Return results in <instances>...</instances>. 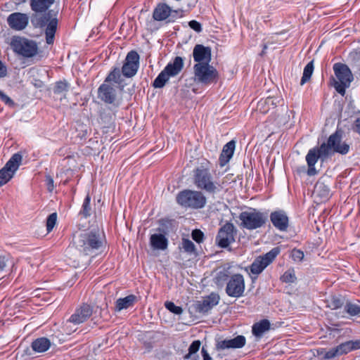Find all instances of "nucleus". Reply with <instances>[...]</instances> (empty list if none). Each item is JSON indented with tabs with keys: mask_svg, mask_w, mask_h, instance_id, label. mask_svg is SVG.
I'll return each mask as SVG.
<instances>
[{
	"mask_svg": "<svg viewBox=\"0 0 360 360\" xmlns=\"http://www.w3.org/2000/svg\"><path fill=\"white\" fill-rule=\"evenodd\" d=\"M55 0H30L31 10L34 12L31 16V22L36 28L45 29L46 42L52 44L57 30L58 11L49 9Z\"/></svg>",
	"mask_w": 360,
	"mask_h": 360,
	"instance_id": "f257e3e1",
	"label": "nucleus"
},
{
	"mask_svg": "<svg viewBox=\"0 0 360 360\" xmlns=\"http://www.w3.org/2000/svg\"><path fill=\"white\" fill-rule=\"evenodd\" d=\"M76 249L84 255H96L103 245L100 234L96 231L84 232L74 237Z\"/></svg>",
	"mask_w": 360,
	"mask_h": 360,
	"instance_id": "f03ea898",
	"label": "nucleus"
},
{
	"mask_svg": "<svg viewBox=\"0 0 360 360\" xmlns=\"http://www.w3.org/2000/svg\"><path fill=\"white\" fill-rule=\"evenodd\" d=\"M193 184L197 188L209 194H214L219 191V184L214 181L210 169L201 165L193 171Z\"/></svg>",
	"mask_w": 360,
	"mask_h": 360,
	"instance_id": "7ed1b4c3",
	"label": "nucleus"
},
{
	"mask_svg": "<svg viewBox=\"0 0 360 360\" xmlns=\"http://www.w3.org/2000/svg\"><path fill=\"white\" fill-rule=\"evenodd\" d=\"M10 46L15 53L25 58H33L38 53L37 43L24 37H12Z\"/></svg>",
	"mask_w": 360,
	"mask_h": 360,
	"instance_id": "20e7f679",
	"label": "nucleus"
},
{
	"mask_svg": "<svg viewBox=\"0 0 360 360\" xmlns=\"http://www.w3.org/2000/svg\"><path fill=\"white\" fill-rule=\"evenodd\" d=\"M335 79L333 78V86L340 95L345 94L346 89L350 86L353 80V75L349 67L344 63H336L333 65Z\"/></svg>",
	"mask_w": 360,
	"mask_h": 360,
	"instance_id": "39448f33",
	"label": "nucleus"
},
{
	"mask_svg": "<svg viewBox=\"0 0 360 360\" xmlns=\"http://www.w3.org/2000/svg\"><path fill=\"white\" fill-rule=\"evenodd\" d=\"M176 202L183 207L197 210L204 207L207 200L201 191L185 189L176 195Z\"/></svg>",
	"mask_w": 360,
	"mask_h": 360,
	"instance_id": "423d86ee",
	"label": "nucleus"
},
{
	"mask_svg": "<svg viewBox=\"0 0 360 360\" xmlns=\"http://www.w3.org/2000/svg\"><path fill=\"white\" fill-rule=\"evenodd\" d=\"M240 226L248 230H254L262 227L268 220V213L262 212L254 208L242 212L239 215Z\"/></svg>",
	"mask_w": 360,
	"mask_h": 360,
	"instance_id": "0eeeda50",
	"label": "nucleus"
},
{
	"mask_svg": "<svg viewBox=\"0 0 360 360\" xmlns=\"http://www.w3.org/2000/svg\"><path fill=\"white\" fill-rule=\"evenodd\" d=\"M183 67V58L180 56H176L173 61L169 63L155 78L153 83V86L154 88H162L168 82L169 77L177 75L181 71Z\"/></svg>",
	"mask_w": 360,
	"mask_h": 360,
	"instance_id": "6e6552de",
	"label": "nucleus"
},
{
	"mask_svg": "<svg viewBox=\"0 0 360 360\" xmlns=\"http://www.w3.org/2000/svg\"><path fill=\"white\" fill-rule=\"evenodd\" d=\"M195 79L198 83L209 85L217 83L219 73L215 68L210 63H195L193 66Z\"/></svg>",
	"mask_w": 360,
	"mask_h": 360,
	"instance_id": "1a4fd4ad",
	"label": "nucleus"
},
{
	"mask_svg": "<svg viewBox=\"0 0 360 360\" xmlns=\"http://www.w3.org/2000/svg\"><path fill=\"white\" fill-rule=\"evenodd\" d=\"M22 157L17 153L13 154L4 167L0 169V187L8 182L18 169Z\"/></svg>",
	"mask_w": 360,
	"mask_h": 360,
	"instance_id": "9d476101",
	"label": "nucleus"
},
{
	"mask_svg": "<svg viewBox=\"0 0 360 360\" xmlns=\"http://www.w3.org/2000/svg\"><path fill=\"white\" fill-rule=\"evenodd\" d=\"M280 253L279 248L271 249L262 256L257 257L250 266V270L252 274L258 275L275 259Z\"/></svg>",
	"mask_w": 360,
	"mask_h": 360,
	"instance_id": "9b49d317",
	"label": "nucleus"
},
{
	"mask_svg": "<svg viewBox=\"0 0 360 360\" xmlns=\"http://www.w3.org/2000/svg\"><path fill=\"white\" fill-rule=\"evenodd\" d=\"M245 289V279L242 274H235L230 276L226 283V293L231 297L243 295Z\"/></svg>",
	"mask_w": 360,
	"mask_h": 360,
	"instance_id": "f8f14e48",
	"label": "nucleus"
},
{
	"mask_svg": "<svg viewBox=\"0 0 360 360\" xmlns=\"http://www.w3.org/2000/svg\"><path fill=\"white\" fill-rule=\"evenodd\" d=\"M236 230L233 224L231 222H226L221 226L216 237V244L222 248H226L235 241V234Z\"/></svg>",
	"mask_w": 360,
	"mask_h": 360,
	"instance_id": "ddd939ff",
	"label": "nucleus"
},
{
	"mask_svg": "<svg viewBox=\"0 0 360 360\" xmlns=\"http://www.w3.org/2000/svg\"><path fill=\"white\" fill-rule=\"evenodd\" d=\"M341 139V134L338 131H335L329 136L327 143H325L328 156L334 153L345 155L349 152V146L345 142L342 143Z\"/></svg>",
	"mask_w": 360,
	"mask_h": 360,
	"instance_id": "4468645a",
	"label": "nucleus"
},
{
	"mask_svg": "<svg viewBox=\"0 0 360 360\" xmlns=\"http://www.w3.org/2000/svg\"><path fill=\"white\" fill-rule=\"evenodd\" d=\"M140 56L136 51H130L124 60L122 67V74L124 77L131 78L134 77L139 68Z\"/></svg>",
	"mask_w": 360,
	"mask_h": 360,
	"instance_id": "2eb2a0df",
	"label": "nucleus"
},
{
	"mask_svg": "<svg viewBox=\"0 0 360 360\" xmlns=\"http://www.w3.org/2000/svg\"><path fill=\"white\" fill-rule=\"evenodd\" d=\"M178 15V11L172 10L166 4H159L153 11V18L155 20L162 21L168 19L167 22H174Z\"/></svg>",
	"mask_w": 360,
	"mask_h": 360,
	"instance_id": "dca6fc26",
	"label": "nucleus"
},
{
	"mask_svg": "<svg viewBox=\"0 0 360 360\" xmlns=\"http://www.w3.org/2000/svg\"><path fill=\"white\" fill-rule=\"evenodd\" d=\"M7 23L11 29L21 31L26 28L29 23V16L26 13L15 12L7 18Z\"/></svg>",
	"mask_w": 360,
	"mask_h": 360,
	"instance_id": "f3484780",
	"label": "nucleus"
},
{
	"mask_svg": "<svg viewBox=\"0 0 360 360\" xmlns=\"http://www.w3.org/2000/svg\"><path fill=\"white\" fill-rule=\"evenodd\" d=\"M219 299L220 297L218 294L212 292L208 296L204 297L202 300L196 302L194 304V308L197 312L205 314L218 304Z\"/></svg>",
	"mask_w": 360,
	"mask_h": 360,
	"instance_id": "a211bd4d",
	"label": "nucleus"
},
{
	"mask_svg": "<svg viewBox=\"0 0 360 360\" xmlns=\"http://www.w3.org/2000/svg\"><path fill=\"white\" fill-rule=\"evenodd\" d=\"M273 226L281 231H287L289 226V219L284 210H278L272 212L269 215Z\"/></svg>",
	"mask_w": 360,
	"mask_h": 360,
	"instance_id": "6ab92c4d",
	"label": "nucleus"
},
{
	"mask_svg": "<svg viewBox=\"0 0 360 360\" xmlns=\"http://www.w3.org/2000/svg\"><path fill=\"white\" fill-rule=\"evenodd\" d=\"M328 158L325 143H323L319 148H313L309 150L306 155V161L308 166H314L319 159L324 161Z\"/></svg>",
	"mask_w": 360,
	"mask_h": 360,
	"instance_id": "aec40b11",
	"label": "nucleus"
},
{
	"mask_svg": "<svg viewBox=\"0 0 360 360\" xmlns=\"http://www.w3.org/2000/svg\"><path fill=\"white\" fill-rule=\"evenodd\" d=\"M245 342L246 340L243 335H237L233 339H225L218 341L216 345V349L220 351L226 349H239L242 348L245 345Z\"/></svg>",
	"mask_w": 360,
	"mask_h": 360,
	"instance_id": "412c9836",
	"label": "nucleus"
},
{
	"mask_svg": "<svg viewBox=\"0 0 360 360\" xmlns=\"http://www.w3.org/2000/svg\"><path fill=\"white\" fill-rule=\"evenodd\" d=\"M92 313V307L87 304H83L75 310V313L70 317L69 321L75 324L84 323L91 316Z\"/></svg>",
	"mask_w": 360,
	"mask_h": 360,
	"instance_id": "4be33fe9",
	"label": "nucleus"
},
{
	"mask_svg": "<svg viewBox=\"0 0 360 360\" xmlns=\"http://www.w3.org/2000/svg\"><path fill=\"white\" fill-rule=\"evenodd\" d=\"M98 97L103 102L112 104L116 100L115 89L109 83L104 82L98 89Z\"/></svg>",
	"mask_w": 360,
	"mask_h": 360,
	"instance_id": "5701e85b",
	"label": "nucleus"
},
{
	"mask_svg": "<svg viewBox=\"0 0 360 360\" xmlns=\"http://www.w3.org/2000/svg\"><path fill=\"white\" fill-rule=\"evenodd\" d=\"M211 48L202 44H196L193 51V56L196 63H210L211 61Z\"/></svg>",
	"mask_w": 360,
	"mask_h": 360,
	"instance_id": "b1692460",
	"label": "nucleus"
},
{
	"mask_svg": "<svg viewBox=\"0 0 360 360\" xmlns=\"http://www.w3.org/2000/svg\"><path fill=\"white\" fill-rule=\"evenodd\" d=\"M235 147L236 141L234 140L230 141L224 146L219 160L221 167H224L229 162L233 155Z\"/></svg>",
	"mask_w": 360,
	"mask_h": 360,
	"instance_id": "393cba45",
	"label": "nucleus"
},
{
	"mask_svg": "<svg viewBox=\"0 0 360 360\" xmlns=\"http://www.w3.org/2000/svg\"><path fill=\"white\" fill-rule=\"evenodd\" d=\"M150 244L153 250H165L168 247V240L164 234L154 233L150 237Z\"/></svg>",
	"mask_w": 360,
	"mask_h": 360,
	"instance_id": "a878e982",
	"label": "nucleus"
},
{
	"mask_svg": "<svg viewBox=\"0 0 360 360\" xmlns=\"http://www.w3.org/2000/svg\"><path fill=\"white\" fill-rule=\"evenodd\" d=\"M138 302V297L134 295H129L123 298L117 300L115 306V311H120L123 309H127L134 305Z\"/></svg>",
	"mask_w": 360,
	"mask_h": 360,
	"instance_id": "bb28decb",
	"label": "nucleus"
},
{
	"mask_svg": "<svg viewBox=\"0 0 360 360\" xmlns=\"http://www.w3.org/2000/svg\"><path fill=\"white\" fill-rule=\"evenodd\" d=\"M178 248L180 252H184L189 256L196 257L198 255L195 245L188 238H182Z\"/></svg>",
	"mask_w": 360,
	"mask_h": 360,
	"instance_id": "cd10ccee",
	"label": "nucleus"
},
{
	"mask_svg": "<svg viewBox=\"0 0 360 360\" xmlns=\"http://www.w3.org/2000/svg\"><path fill=\"white\" fill-rule=\"evenodd\" d=\"M122 70L118 68H115L106 77L105 79V83L113 82L120 86V90H123L124 84H123L124 79L122 78Z\"/></svg>",
	"mask_w": 360,
	"mask_h": 360,
	"instance_id": "c85d7f7f",
	"label": "nucleus"
},
{
	"mask_svg": "<svg viewBox=\"0 0 360 360\" xmlns=\"http://www.w3.org/2000/svg\"><path fill=\"white\" fill-rule=\"evenodd\" d=\"M270 322L267 319H262L259 322L255 323L252 326V334L258 338H260L263 334L270 329Z\"/></svg>",
	"mask_w": 360,
	"mask_h": 360,
	"instance_id": "c756f323",
	"label": "nucleus"
},
{
	"mask_svg": "<svg viewBox=\"0 0 360 360\" xmlns=\"http://www.w3.org/2000/svg\"><path fill=\"white\" fill-rule=\"evenodd\" d=\"M51 346L50 340L46 338H39L32 342V348L36 352H44Z\"/></svg>",
	"mask_w": 360,
	"mask_h": 360,
	"instance_id": "7c9ffc66",
	"label": "nucleus"
},
{
	"mask_svg": "<svg viewBox=\"0 0 360 360\" xmlns=\"http://www.w3.org/2000/svg\"><path fill=\"white\" fill-rule=\"evenodd\" d=\"M276 103L271 97H268L264 101H260L257 105V110L263 114L267 113L271 109H274Z\"/></svg>",
	"mask_w": 360,
	"mask_h": 360,
	"instance_id": "2f4dec72",
	"label": "nucleus"
},
{
	"mask_svg": "<svg viewBox=\"0 0 360 360\" xmlns=\"http://www.w3.org/2000/svg\"><path fill=\"white\" fill-rule=\"evenodd\" d=\"M70 84L66 80L58 81L56 82L53 87L55 94L62 95L63 98L66 97V93L69 91Z\"/></svg>",
	"mask_w": 360,
	"mask_h": 360,
	"instance_id": "473e14b6",
	"label": "nucleus"
},
{
	"mask_svg": "<svg viewBox=\"0 0 360 360\" xmlns=\"http://www.w3.org/2000/svg\"><path fill=\"white\" fill-rule=\"evenodd\" d=\"M345 311L350 316H360V305L347 301L344 305Z\"/></svg>",
	"mask_w": 360,
	"mask_h": 360,
	"instance_id": "72a5a7b5",
	"label": "nucleus"
},
{
	"mask_svg": "<svg viewBox=\"0 0 360 360\" xmlns=\"http://www.w3.org/2000/svg\"><path fill=\"white\" fill-rule=\"evenodd\" d=\"M201 342L200 340L193 341L188 348V354L185 356V359H191V360H198V355L196 354L199 350Z\"/></svg>",
	"mask_w": 360,
	"mask_h": 360,
	"instance_id": "f704fd0d",
	"label": "nucleus"
},
{
	"mask_svg": "<svg viewBox=\"0 0 360 360\" xmlns=\"http://www.w3.org/2000/svg\"><path fill=\"white\" fill-rule=\"evenodd\" d=\"M314 71V60L310 61L307 65L304 67L303 71V75L302 77L300 84L302 86L306 82H309L311 79Z\"/></svg>",
	"mask_w": 360,
	"mask_h": 360,
	"instance_id": "c9c22d12",
	"label": "nucleus"
},
{
	"mask_svg": "<svg viewBox=\"0 0 360 360\" xmlns=\"http://www.w3.org/2000/svg\"><path fill=\"white\" fill-rule=\"evenodd\" d=\"M229 278V272L226 270H223L217 272L213 280L218 287H221L226 282L227 283Z\"/></svg>",
	"mask_w": 360,
	"mask_h": 360,
	"instance_id": "e433bc0d",
	"label": "nucleus"
},
{
	"mask_svg": "<svg viewBox=\"0 0 360 360\" xmlns=\"http://www.w3.org/2000/svg\"><path fill=\"white\" fill-rule=\"evenodd\" d=\"M91 197L87 194L85 197L79 214L82 215L84 218H87L91 214V207L90 205Z\"/></svg>",
	"mask_w": 360,
	"mask_h": 360,
	"instance_id": "4c0bfd02",
	"label": "nucleus"
},
{
	"mask_svg": "<svg viewBox=\"0 0 360 360\" xmlns=\"http://www.w3.org/2000/svg\"><path fill=\"white\" fill-rule=\"evenodd\" d=\"M281 281L286 283H292L297 280L294 269H289L281 276Z\"/></svg>",
	"mask_w": 360,
	"mask_h": 360,
	"instance_id": "58836bf2",
	"label": "nucleus"
},
{
	"mask_svg": "<svg viewBox=\"0 0 360 360\" xmlns=\"http://www.w3.org/2000/svg\"><path fill=\"white\" fill-rule=\"evenodd\" d=\"M345 303L343 300L340 297L333 296L329 302V307L332 309H338L344 307Z\"/></svg>",
	"mask_w": 360,
	"mask_h": 360,
	"instance_id": "ea45409f",
	"label": "nucleus"
},
{
	"mask_svg": "<svg viewBox=\"0 0 360 360\" xmlns=\"http://www.w3.org/2000/svg\"><path fill=\"white\" fill-rule=\"evenodd\" d=\"M336 348L338 349L339 356L347 354L352 351L349 341H346L345 342L340 344L336 347Z\"/></svg>",
	"mask_w": 360,
	"mask_h": 360,
	"instance_id": "a19ab883",
	"label": "nucleus"
},
{
	"mask_svg": "<svg viewBox=\"0 0 360 360\" xmlns=\"http://www.w3.org/2000/svg\"><path fill=\"white\" fill-rule=\"evenodd\" d=\"M57 214L53 212L49 215L46 219V230L48 233L51 232L56 224Z\"/></svg>",
	"mask_w": 360,
	"mask_h": 360,
	"instance_id": "79ce46f5",
	"label": "nucleus"
},
{
	"mask_svg": "<svg viewBox=\"0 0 360 360\" xmlns=\"http://www.w3.org/2000/svg\"><path fill=\"white\" fill-rule=\"evenodd\" d=\"M165 306L169 311L175 314L179 315L183 312L182 308L175 305L172 302H166Z\"/></svg>",
	"mask_w": 360,
	"mask_h": 360,
	"instance_id": "37998d69",
	"label": "nucleus"
},
{
	"mask_svg": "<svg viewBox=\"0 0 360 360\" xmlns=\"http://www.w3.org/2000/svg\"><path fill=\"white\" fill-rule=\"evenodd\" d=\"M192 238L198 243L204 240V233L200 229H195L191 233Z\"/></svg>",
	"mask_w": 360,
	"mask_h": 360,
	"instance_id": "c03bdc74",
	"label": "nucleus"
},
{
	"mask_svg": "<svg viewBox=\"0 0 360 360\" xmlns=\"http://www.w3.org/2000/svg\"><path fill=\"white\" fill-rule=\"evenodd\" d=\"M291 256L295 262H302L304 258V252L298 249H293L291 252Z\"/></svg>",
	"mask_w": 360,
	"mask_h": 360,
	"instance_id": "a18cd8bd",
	"label": "nucleus"
},
{
	"mask_svg": "<svg viewBox=\"0 0 360 360\" xmlns=\"http://www.w3.org/2000/svg\"><path fill=\"white\" fill-rule=\"evenodd\" d=\"M338 356H339V354H338L336 347H333V348L330 349L329 350H326V353H325V360L326 359H331L335 358Z\"/></svg>",
	"mask_w": 360,
	"mask_h": 360,
	"instance_id": "49530a36",
	"label": "nucleus"
},
{
	"mask_svg": "<svg viewBox=\"0 0 360 360\" xmlns=\"http://www.w3.org/2000/svg\"><path fill=\"white\" fill-rule=\"evenodd\" d=\"M188 25L189 27L193 30L194 31H195L196 32H200L202 31V25L201 24L196 21V20H191L189 22H188Z\"/></svg>",
	"mask_w": 360,
	"mask_h": 360,
	"instance_id": "de8ad7c7",
	"label": "nucleus"
},
{
	"mask_svg": "<svg viewBox=\"0 0 360 360\" xmlns=\"http://www.w3.org/2000/svg\"><path fill=\"white\" fill-rule=\"evenodd\" d=\"M0 99L5 103V104L9 105V106H13L14 102L13 101L8 97L7 95H6L4 92L0 91Z\"/></svg>",
	"mask_w": 360,
	"mask_h": 360,
	"instance_id": "09e8293b",
	"label": "nucleus"
},
{
	"mask_svg": "<svg viewBox=\"0 0 360 360\" xmlns=\"http://www.w3.org/2000/svg\"><path fill=\"white\" fill-rule=\"evenodd\" d=\"M46 182L48 191L51 192L54 188V182L53 178L51 176H46Z\"/></svg>",
	"mask_w": 360,
	"mask_h": 360,
	"instance_id": "8fccbe9b",
	"label": "nucleus"
},
{
	"mask_svg": "<svg viewBox=\"0 0 360 360\" xmlns=\"http://www.w3.org/2000/svg\"><path fill=\"white\" fill-rule=\"evenodd\" d=\"M8 75V70L6 66L0 60V78H4Z\"/></svg>",
	"mask_w": 360,
	"mask_h": 360,
	"instance_id": "3c124183",
	"label": "nucleus"
},
{
	"mask_svg": "<svg viewBox=\"0 0 360 360\" xmlns=\"http://www.w3.org/2000/svg\"><path fill=\"white\" fill-rule=\"evenodd\" d=\"M352 350H357L360 349V339L355 340H349Z\"/></svg>",
	"mask_w": 360,
	"mask_h": 360,
	"instance_id": "603ef678",
	"label": "nucleus"
},
{
	"mask_svg": "<svg viewBox=\"0 0 360 360\" xmlns=\"http://www.w3.org/2000/svg\"><path fill=\"white\" fill-rule=\"evenodd\" d=\"M7 259L4 256L0 255V272H1L6 266Z\"/></svg>",
	"mask_w": 360,
	"mask_h": 360,
	"instance_id": "864d4df0",
	"label": "nucleus"
},
{
	"mask_svg": "<svg viewBox=\"0 0 360 360\" xmlns=\"http://www.w3.org/2000/svg\"><path fill=\"white\" fill-rule=\"evenodd\" d=\"M201 353L202 355L203 360H212V358L209 355L207 349H205V347L204 346L202 348Z\"/></svg>",
	"mask_w": 360,
	"mask_h": 360,
	"instance_id": "5fc2aeb1",
	"label": "nucleus"
},
{
	"mask_svg": "<svg viewBox=\"0 0 360 360\" xmlns=\"http://www.w3.org/2000/svg\"><path fill=\"white\" fill-rule=\"evenodd\" d=\"M325 353H326V349H317V356L321 360H325Z\"/></svg>",
	"mask_w": 360,
	"mask_h": 360,
	"instance_id": "6e6d98bb",
	"label": "nucleus"
},
{
	"mask_svg": "<svg viewBox=\"0 0 360 360\" xmlns=\"http://www.w3.org/2000/svg\"><path fill=\"white\" fill-rule=\"evenodd\" d=\"M308 167H309V168L307 170V174L309 176H314L317 173L316 169H315L314 166H308Z\"/></svg>",
	"mask_w": 360,
	"mask_h": 360,
	"instance_id": "4d7b16f0",
	"label": "nucleus"
},
{
	"mask_svg": "<svg viewBox=\"0 0 360 360\" xmlns=\"http://www.w3.org/2000/svg\"><path fill=\"white\" fill-rule=\"evenodd\" d=\"M354 130L360 134V118H357L354 122Z\"/></svg>",
	"mask_w": 360,
	"mask_h": 360,
	"instance_id": "13d9d810",
	"label": "nucleus"
},
{
	"mask_svg": "<svg viewBox=\"0 0 360 360\" xmlns=\"http://www.w3.org/2000/svg\"><path fill=\"white\" fill-rule=\"evenodd\" d=\"M322 187H324L323 184H316L315 186V191H319Z\"/></svg>",
	"mask_w": 360,
	"mask_h": 360,
	"instance_id": "bf43d9fd",
	"label": "nucleus"
},
{
	"mask_svg": "<svg viewBox=\"0 0 360 360\" xmlns=\"http://www.w3.org/2000/svg\"><path fill=\"white\" fill-rule=\"evenodd\" d=\"M324 193H325V195L326 196L328 195V194H329V189L326 188V190H324Z\"/></svg>",
	"mask_w": 360,
	"mask_h": 360,
	"instance_id": "052dcab7",
	"label": "nucleus"
},
{
	"mask_svg": "<svg viewBox=\"0 0 360 360\" xmlns=\"http://www.w3.org/2000/svg\"><path fill=\"white\" fill-rule=\"evenodd\" d=\"M266 45H264V50L262 51V54H263L264 53V51H266Z\"/></svg>",
	"mask_w": 360,
	"mask_h": 360,
	"instance_id": "680f3d73",
	"label": "nucleus"
},
{
	"mask_svg": "<svg viewBox=\"0 0 360 360\" xmlns=\"http://www.w3.org/2000/svg\"><path fill=\"white\" fill-rule=\"evenodd\" d=\"M266 45H264V50L262 51V54H263L264 53V51H266Z\"/></svg>",
	"mask_w": 360,
	"mask_h": 360,
	"instance_id": "e2e57ef3",
	"label": "nucleus"
}]
</instances>
